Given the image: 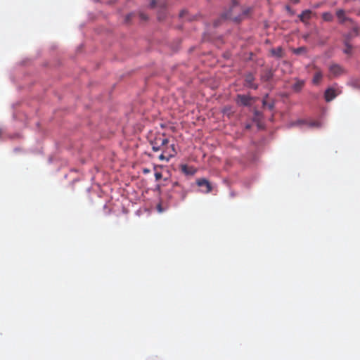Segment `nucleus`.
<instances>
[{
  "instance_id": "nucleus-1",
  "label": "nucleus",
  "mask_w": 360,
  "mask_h": 360,
  "mask_svg": "<svg viewBox=\"0 0 360 360\" xmlns=\"http://www.w3.org/2000/svg\"><path fill=\"white\" fill-rule=\"evenodd\" d=\"M240 12V8L239 5L233 2V6L230 10L221 15L222 19H229L235 22H238L241 20V15L238 13Z\"/></svg>"
},
{
  "instance_id": "nucleus-2",
  "label": "nucleus",
  "mask_w": 360,
  "mask_h": 360,
  "mask_svg": "<svg viewBox=\"0 0 360 360\" xmlns=\"http://www.w3.org/2000/svg\"><path fill=\"white\" fill-rule=\"evenodd\" d=\"M169 143L168 139L165 135L156 136L154 139L150 141L153 151L157 152L162 150V147L166 146Z\"/></svg>"
},
{
  "instance_id": "nucleus-3",
  "label": "nucleus",
  "mask_w": 360,
  "mask_h": 360,
  "mask_svg": "<svg viewBox=\"0 0 360 360\" xmlns=\"http://www.w3.org/2000/svg\"><path fill=\"white\" fill-rule=\"evenodd\" d=\"M329 75L328 77H338L343 74H345V69L340 65L339 64L333 63L331 64L329 68Z\"/></svg>"
},
{
  "instance_id": "nucleus-4",
  "label": "nucleus",
  "mask_w": 360,
  "mask_h": 360,
  "mask_svg": "<svg viewBox=\"0 0 360 360\" xmlns=\"http://www.w3.org/2000/svg\"><path fill=\"white\" fill-rule=\"evenodd\" d=\"M335 15L340 24H344L346 22H349L352 25L354 23V20L347 15V12L344 9H337Z\"/></svg>"
},
{
  "instance_id": "nucleus-5",
  "label": "nucleus",
  "mask_w": 360,
  "mask_h": 360,
  "mask_svg": "<svg viewBox=\"0 0 360 360\" xmlns=\"http://www.w3.org/2000/svg\"><path fill=\"white\" fill-rule=\"evenodd\" d=\"M172 190L179 200H184L186 198L187 192L177 181L173 183Z\"/></svg>"
},
{
  "instance_id": "nucleus-6",
  "label": "nucleus",
  "mask_w": 360,
  "mask_h": 360,
  "mask_svg": "<svg viewBox=\"0 0 360 360\" xmlns=\"http://www.w3.org/2000/svg\"><path fill=\"white\" fill-rule=\"evenodd\" d=\"M171 148L172 152H168L167 150H162V153L159 156L160 160H166L167 162H169L172 158L176 155L177 153L175 149V146L172 144Z\"/></svg>"
},
{
  "instance_id": "nucleus-7",
  "label": "nucleus",
  "mask_w": 360,
  "mask_h": 360,
  "mask_svg": "<svg viewBox=\"0 0 360 360\" xmlns=\"http://www.w3.org/2000/svg\"><path fill=\"white\" fill-rule=\"evenodd\" d=\"M196 183L198 186L205 188V190L202 191L204 193H208L212 191V186L207 179H200L197 180Z\"/></svg>"
},
{
  "instance_id": "nucleus-8",
  "label": "nucleus",
  "mask_w": 360,
  "mask_h": 360,
  "mask_svg": "<svg viewBox=\"0 0 360 360\" xmlns=\"http://www.w3.org/2000/svg\"><path fill=\"white\" fill-rule=\"evenodd\" d=\"M338 96L336 90L333 88H328L324 93V98L326 101L330 102Z\"/></svg>"
},
{
  "instance_id": "nucleus-9",
  "label": "nucleus",
  "mask_w": 360,
  "mask_h": 360,
  "mask_svg": "<svg viewBox=\"0 0 360 360\" xmlns=\"http://www.w3.org/2000/svg\"><path fill=\"white\" fill-rule=\"evenodd\" d=\"M251 99V97L247 95H238L237 96V102L245 106L250 105Z\"/></svg>"
},
{
  "instance_id": "nucleus-10",
  "label": "nucleus",
  "mask_w": 360,
  "mask_h": 360,
  "mask_svg": "<svg viewBox=\"0 0 360 360\" xmlns=\"http://www.w3.org/2000/svg\"><path fill=\"white\" fill-rule=\"evenodd\" d=\"M274 77V72L271 69L264 70L261 74V79L263 82H268Z\"/></svg>"
},
{
  "instance_id": "nucleus-11",
  "label": "nucleus",
  "mask_w": 360,
  "mask_h": 360,
  "mask_svg": "<svg viewBox=\"0 0 360 360\" xmlns=\"http://www.w3.org/2000/svg\"><path fill=\"white\" fill-rule=\"evenodd\" d=\"M254 80H255V77L252 74L249 73V74L246 75L245 78V82L246 85L248 87L252 88L254 89H257V85L254 84V82H253Z\"/></svg>"
},
{
  "instance_id": "nucleus-12",
  "label": "nucleus",
  "mask_w": 360,
  "mask_h": 360,
  "mask_svg": "<svg viewBox=\"0 0 360 360\" xmlns=\"http://www.w3.org/2000/svg\"><path fill=\"white\" fill-rule=\"evenodd\" d=\"M181 170L186 175H193L196 172V169L193 167L187 165H181Z\"/></svg>"
},
{
  "instance_id": "nucleus-13",
  "label": "nucleus",
  "mask_w": 360,
  "mask_h": 360,
  "mask_svg": "<svg viewBox=\"0 0 360 360\" xmlns=\"http://www.w3.org/2000/svg\"><path fill=\"white\" fill-rule=\"evenodd\" d=\"M311 11L310 10H304L302 12V13L299 15L300 20L304 23H307L308 20L311 18Z\"/></svg>"
},
{
  "instance_id": "nucleus-14",
  "label": "nucleus",
  "mask_w": 360,
  "mask_h": 360,
  "mask_svg": "<svg viewBox=\"0 0 360 360\" xmlns=\"http://www.w3.org/2000/svg\"><path fill=\"white\" fill-rule=\"evenodd\" d=\"M322 77H323L322 72L318 69L314 75V77L312 79L313 84H316V85L319 84L320 83V82L321 81Z\"/></svg>"
},
{
  "instance_id": "nucleus-15",
  "label": "nucleus",
  "mask_w": 360,
  "mask_h": 360,
  "mask_svg": "<svg viewBox=\"0 0 360 360\" xmlns=\"http://www.w3.org/2000/svg\"><path fill=\"white\" fill-rule=\"evenodd\" d=\"M304 85V81L296 79L295 83L292 85V89L295 92H299L302 90Z\"/></svg>"
},
{
  "instance_id": "nucleus-16",
  "label": "nucleus",
  "mask_w": 360,
  "mask_h": 360,
  "mask_svg": "<svg viewBox=\"0 0 360 360\" xmlns=\"http://www.w3.org/2000/svg\"><path fill=\"white\" fill-rule=\"evenodd\" d=\"M271 53L273 56L281 58L283 56V49L281 46H278L276 49H272L271 50Z\"/></svg>"
},
{
  "instance_id": "nucleus-17",
  "label": "nucleus",
  "mask_w": 360,
  "mask_h": 360,
  "mask_svg": "<svg viewBox=\"0 0 360 360\" xmlns=\"http://www.w3.org/2000/svg\"><path fill=\"white\" fill-rule=\"evenodd\" d=\"M158 6H160L161 8H164L165 6V1L158 2L157 0H151L150 1V6L151 8H155Z\"/></svg>"
},
{
  "instance_id": "nucleus-18",
  "label": "nucleus",
  "mask_w": 360,
  "mask_h": 360,
  "mask_svg": "<svg viewBox=\"0 0 360 360\" xmlns=\"http://www.w3.org/2000/svg\"><path fill=\"white\" fill-rule=\"evenodd\" d=\"M344 44H345V49H344V53H346V54H351L352 53V45L348 42V39H345L344 40Z\"/></svg>"
},
{
  "instance_id": "nucleus-19",
  "label": "nucleus",
  "mask_w": 360,
  "mask_h": 360,
  "mask_svg": "<svg viewBox=\"0 0 360 360\" xmlns=\"http://www.w3.org/2000/svg\"><path fill=\"white\" fill-rule=\"evenodd\" d=\"M322 18L324 21L331 22L333 20V15L330 12H325L322 13Z\"/></svg>"
},
{
  "instance_id": "nucleus-20",
  "label": "nucleus",
  "mask_w": 360,
  "mask_h": 360,
  "mask_svg": "<svg viewBox=\"0 0 360 360\" xmlns=\"http://www.w3.org/2000/svg\"><path fill=\"white\" fill-rule=\"evenodd\" d=\"M268 97V94L266 95V96L264 98L262 101L263 106L267 107L269 110H273L274 107V102H268L266 101V98Z\"/></svg>"
},
{
  "instance_id": "nucleus-21",
  "label": "nucleus",
  "mask_w": 360,
  "mask_h": 360,
  "mask_svg": "<svg viewBox=\"0 0 360 360\" xmlns=\"http://www.w3.org/2000/svg\"><path fill=\"white\" fill-rule=\"evenodd\" d=\"M292 52L296 55H300L307 53V48L304 46L294 49Z\"/></svg>"
},
{
  "instance_id": "nucleus-22",
  "label": "nucleus",
  "mask_w": 360,
  "mask_h": 360,
  "mask_svg": "<svg viewBox=\"0 0 360 360\" xmlns=\"http://www.w3.org/2000/svg\"><path fill=\"white\" fill-rule=\"evenodd\" d=\"M359 27L356 25H354L352 27V32L354 33V36H357L359 34Z\"/></svg>"
},
{
  "instance_id": "nucleus-23",
  "label": "nucleus",
  "mask_w": 360,
  "mask_h": 360,
  "mask_svg": "<svg viewBox=\"0 0 360 360\" xmlns=\"http://www.w3.org/2000/svg\"><path fill=\"white\" fill-rule=\"evenodd\" d=\"M354 36L352 35V33H349V34H347L345 35H344V40L345 39H348V42L349 43V41L351 40V39Z\"/></svg>"
},
{
  "instance_id": "nucleus-24",
  "label": "nucleus",
  "mask_w": 360,
  "mask_h": 360,
  "mask_svg": "<svg viewBox=\"0 0 360 360\" xmlns=\"http://www.w3.org/2000/svg\"><path fill=\"white\" fill-rule=\"evenodd\" d=\"M155 177L157 181L160 180L162 178V174L160 172H156L155 174Z\"/></svg>"
},
{
  "instance_id": "nucleus-25",
  "label": "nucleus",
  "mask_w": 360,
  "mask_h": 360,
  "mask_svg": "<svg viewBox=\"0 0 360 360\" xmlns=\"http://www.w3.org/2000/svg\"><path fill=\"white\" fill-rule=\"evenodd\" d=\"M140 18L144 20L148 19V17L144 13H140Z\"/></svg>"
},
{
  "instance_id": "nucleus-26",
  "label": "nucleus",
  "mask_w": 360,
  "mask_h": 360,
  "mask_svg": "<svg viewBox=\"0 0 360 360\" xmlns=\"http://www.w3.org/2000/svg\"><path fill=\"white\" fill-rule=\"evenodd\" d=\"M186 13V11H182L180 13H179V16L180 18H184L185 16Z\"/></svg>"
},
{
  "instance_id": "nucleus-27",
  "label": "nucleus",
  "mask_w": 360,
  "mask_h": 360,
  "mask_svg": "<svg viewBox=\"0 0 360 360\" xmlns=\"http://www.w3.org/2000/svg\"><path fill=\"white\" fill-rule=\"evenodd\" d=\"M162 150H167L168 152H172V148L171 146L169 147H162Z\"/></svg>"
},
{
  "instance_id": "nucleus-28",
  "label": "nucleus",
  "mask_w": 360,
  "mask_h": 360,
  "mask_svg": "<svg viewBox=\"0 0 360 360\" xmlns=\"http://www.w3.org/2000/svg\"><path fill=\"white\" fill-rule=\"evenodd\" d=\"M311 126H312V127H319L320 124H319V122H314L311 123Z\"/></svg>"
},
{
  "instance_id": "nucleus-29",
  "label": "nucleus",
  "mask_w": 360,
  "mask_h": 360,
  "mask_svg": "<svg viewBox=\"0 0 360 360\" xmlns=\"http://www.w3.org/2000/svg\"><path fill=\"white\" fill-rule=\"evenodd\" d=\"M158 18L159 20H162L164 18L161 13L158 14Z\"/></svg>"
},
{
  "instance_id": "nucleus-30",
  "label": "nucleus",
  "mask_w": 360,
  "mask_h": 360,
  "mask_svg": "<svg viewBox=\"0 0 360 360\" xmlns=\"http://www.w3.org/2000/svg\"><path fill=\"white\" fill-rule=\"evenodd\" d=\"M150 172L148 169H143V173L147 174Z\"/></svg>"
},
{
  "instance_id": "nucleus-31",
  "label": "nucleus",
  "mask_w": 360,
  "mask_h": 360,
  "mask_svg": "<svg viewBox=\"0 0 360 360\" xmlns=\"http://www.w3.org/2000/svg\"><path fill=\"white\" fill-rule=\"evenodd\" d=\"M290 1L293 4H297L299 2V0H290Z\"/></svg>"
},
{
  "instance_id": "nucleus-32",
  "label": "nucleus",
  "mask_w": 360,
  "mask_h": 360,
  "mask_svg": "<svg viewBox=\"0 0 360 360\" xmlns=\"http://www.w3.org/2000/svg\"><path fill=\"white\" fill-rule=\"evenodd\" d=\"M218 25H219V23H218V22H217V21L214 22V25L215 27L218 26Z\"/></svg>"
}]
</instances>
